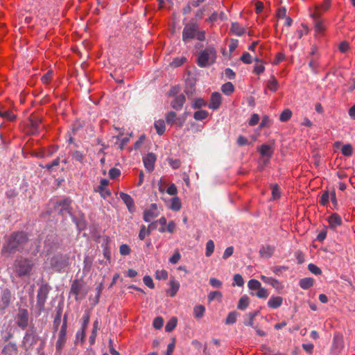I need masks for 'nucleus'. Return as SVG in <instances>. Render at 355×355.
Returning a JSON list of instances; mask_svg holds the SVG:
<instances>
[{
    "label": "nucleus",
    "mask_w": 355,
    "mask_h": 355,
    "mask_svg": "<svg viewBox=\"0 0 355 355\" xmlns=\"http://www.w3.org/2000/svg\"><path fill=\"white\" fill-rule=\"evenodd\" d=\"M82 288L83 284L80 283L78 279L73 281L71 286L70 292L71 294L75 295L76 300H78V296L80 293Z\"/></svg>",
    "instance_id": "obj_21"
},
{
    "label": "nucleus",
    "mask_w": 355,
    "mask_h": 355,
    "mask_svg": "<svg viewBox=\"0 0 355 355\" xmlns=\"http://www.w3.org/2000/svg\"><path fill=\"white\" fill-rule=\"evenodd\" d=\"M329 193L327 191H326L322 194L320 199V203L322 205L325 206L329 202Z\"/></svg>",
    "instance_id": "obj_54"
},
{
    "label": "nucleus",
    "mask_w": 355,
    "mask_h": 355,
    "mask_svg": "<svg viewBox=\"0 0 355 355\" xmlns=\"http://www.w3.org/2000/svg\"><path fill=\"white\" fill-rule=\"evenodd\" d=\"M71 156L73 160L80 162L81 164L85 163V155L83 154V152L78 150H73L71 153Z\"/></svg>",
    "instance_id": "obj_29"
},
{
    "label": "nucleus",
    "mask_w": 355,
    "mask_h": 355,
    "mask_svg": "<svg viewBox=\"0 0 355 355\" xmlns=\"http://www.w3.org/2000/svg\"><path fill=\"white\" fill-rule=\"evenodd\" d=\"M234 283L232 284L233 286H243L244 284V280L242 276L240 274H235L233 277Z\"/></svg>",
    "instance_id": "obj_45"
},
{
    "label": "nucleus",
    "mask_w": 355,
    "mask_h": 355,
    "mask_svg": "<svg viewBox=\"0 0 355 355\" xmlns=\"http://www.w3.org/2000/svg\"><path fill=\"white\" fill-rule=\"evenodd\" d=\"M49 291V287L46 284H42L37 291L36 307L39 315L44 311L45 303L48 298Z\"/></svg>",
    "instance_id": "obj_6"
},
{
    "label": "nucleus",
    "mask_w": 355,
    "mask_h": 355,
    "mask_svg": "<svg viewBox=\"0 0 355 355\" xmlns=\"http://www.w3.org/2000/svg\"><path fill=\"white\" fill-rule=\"evenodd\" d=\"M221 91L225 94V95H230L232 94L234 91V87L233 84L230 82H227L225 84H223L221 87Z\"/></svg>",
    "instance_id": "obj_32"
},
{
    "label": "nucleus",
    "mask_w": 355,
    "mask_h": 355,
    "mask_svg": "<svg viewBox=\"0 0 355 355\" xmlns=\"http://www.w3.org/2000/svg\"><path fill=\"white\" fill-rule=\"evenodd\" d=\"M205 312V307L202 305H196L193 308V315L198 319L202 318Z\"/></svg>",
    "instance_id": "obj_33"
},
{
    "label": "nucleus",
    "mask_w": 355,
    "mask_h": 355,
    "mask_svg": "<svg viewBox=\"0 0 355 355\" xmlns=\"http://www.w3.org/2000/svg\"><path fill=\"white\" fill-rule=\"evenodd\" d=\"M121 174V171L116 168H112L109 171V176L110 179H115Z\"/></svg>",
    "instance_id": "obj_57"
},
{
    "label": "nucleus",
    "mask_w": 355,
    "mask_h": 355,
    "mask_svg": "<svg viewBox=\"0 0 355 355\" xmlns=\"http://www.w3.org/2000/svg\"><path fill=\"white\" fill-rule=\"evenodd\" d=\"M0 116L5 118L10 121H14L16 118V116L10 111H6L3 112H0Z\"/></svg>",
    "instance_id": "obj_51"
},
{
    "label": "nucleus",
    "mask_w": 355,
    "mask_h": 355,
    "mask_svg": "<svg viewBox=\"0 0 355 355\" xmlns=\"http://www.w3.org/2000/svg\"><path fill=\"white\" fill-rule=\"evenodd\" d=\"M216 51L213 46H207L201 51L197 59V64L200 67H205L215 62Z\"/></svg>",
    "instance_id": "obj_4"
},
{
    "label": "nucleus",
    "mask_w": 355,
    "mask_h": 355,
    "mask_svg": "<svg viewBox=\"0 0 355 355\" xmlns=\"http://www.w3.org/2000/svg\"><path fill=\"white\" fill-rule=\"evenodd\" d=\"M259 152L262 157H271L273 154V148L268 144H263L259 148Z\"/></svg>",
    "instance_id": "obj_23"
},
{
    "label": "nucleus",
    "mask_w": 355,
    "mask_h": 355,
    "mask_svg": "<svg viewBox=\"0 0 355 355\" xmlns=\"http://www.w3.org/2000/svg\"><path fill=\"white\" fill-rule=\"evenodd\" d=\"M222 297H223V294L219 291H211L207 295L208 301L209 302L214 301V300L221 301Z\"/></svg>",
    "instance_id": "obj_36"
},
{
    "label": "nucleus",
    "mask_w": 355,
    "mask_h": 355,
    "mask_svg": "<svg viewBox=\"0 0 355 355\" xmlns=\"http://www.w3.org/2000/svg\"><path fill=\"white\" fill-rule=\"evenodd\" d=\"M314 283V279L312 277H305L300 280V286L304 290L309 289L312 287Z\"/></svg>",
    "instance_id": "obj_27"
},
{
    "label": "nucleus",
    "mask_w": 355,
    "mask_h": 355,
    "mask_svg": "<svg viewBox=\"0 0 355 355\" xmlns=\"http://www.w3.org/2000/svg\"><path fill=\"white\" fill-rule=\"evenodd\" d=\"M260 278L265 283L271 285L275 288H278L279 287L280 283L277 279H275L272 277H268L265 275H261Z\"/></svg>",
    "instance_id": "obj_30"
},
{
    "label": "nucleus",
    "mask_w": 355,
    "mask_h": 355,
    "mask_svg": "<svg viewBox=\"0 0 355 355\" xmlns=\"http://www.w3.org/2000/svg\"><path fill=\"white\" fill-rule=\"evenodd\" d=\"M292 116V112L289 109L284 110L279 116V120L282 122L287 121Z\"/></svg>",
    "instance_id": "obj_46"
},
{
    "label": "nucleus",
    "mask_w": 355,
    "mask_h": 355,
    "mask_svg": "<svg viewBox=\"0 0 355 355\" xmlns=\"http://www.w3.org/2000/svg\"><path fill=\"white\" fill-rule=\"evenodd\" d=\"M214 243L212 240H209L206 243V252L205 255L207 257H210L214 250Z\"/></svg>",
    "instance_id": "obj_43"
},
{
    "label": "nucleus",
    "mask_w": 355,
    "mask_h": 355,
    "mask_svg": "<svg viewBox=\"0 0 355 355\" xmlns=\"http://www.w3.org/2000/svg\"><path fill=\"white\" fill-rule=\"evenodd\" d=\"M29 121L32 133H37L42 128V118L38 116L32 115L30 116Z\"/></svg>",
    "instance_id": "obj_13"
},
{
    "label": "nucleus",
    "mask_w": 355,
    "mask_h": 355,
    "mask_svg": "<svg viewBox=\"0 0 355 355\" xmlns=\"http://www.w3.org/2000/svg\"><path fill=\"white\" fill-rule=\"evenodd\" d=\"M256 295L259 298L266 299L269 296V293L267 289L261 286L260 288L258 289Z\"/></svg>",
    "instance_id": "obj_50"
},
{
    "label": "nucleus",
    "mask_w": 355,
    "mask_h": 355,
    "mask_svg": "<svg viewBox=\"0 0 355 355\" xmlns=\"http://www.w3.org/2000/svg\"><path fill=\"white\" fill-rule=\"evenodd\" d=\"M194 84L192 82H187L184 89L185 94L188 96H192L195 92Z\"/></svg>",
    "instance_id": "obj_47"
},
{
    "label": "nucleus",
    "mask_w": 355,
    "mask_h": 355,
    "mask_svg": "<svg viewBox=\"0 0 355 355\" xmlns=\"http://www.w3.org/2000/svg\"><path fill=\"white\" fill-rule=\"evenodd\" d=\"M14 268L18 277L29 276L33 268V263L28 259L20 257L15 261Z\"/></svg>",
    "instance_id": "obj_3"
},
{
    "label": "nucleus",
    "mask_w": 355,
    "mask_h": 355,
    "mask_svg": "<svg viewBox=\"0 0 355 355\" xmlns=\"http://www.w3.org/2000/svg\"><path fill=\"white\" fill-rule=\"evenodd\" d=\"M209 284L214 288H220L223 283L219 279L215 277H211L209 279Z\"/></svg>",
    "instance_id": "obj_62"
},
{
    "label": "nucleus",
    "mask_w": 355,
    "mask_h": 355,
    "mask_svg": "<svg viewBox=\"0 0 355 355\" xmlns=\"http://www.w3.org/2000/svg\"><path fill=\"white\" fill-rule=\"evenodd\" d=\"M341 153L345 156H351L353 153V148L351 144H345L341 148Z\"/></svg>",
    "instance_id": "obj_42"
},
{
    "label": "nucleus",
    "mask_w": 355,
    "mask_h": 355,
    "mask_svg": "<svg viewBox=\"0 0 355 355\" xmlns=\"http://www.w3.org/2000/svg\"><path fill=\"white\" fill-rule=\"evenodd\" d=\"M250 303V298L248 295H244L241 297L237 304V309L241 311L245 310Z\"/></svg>",
    "instance_id": "obj_25"
},
{
    "label": "nucleus",
    "mask_w": 355,
    "mask_h": 355,
    "mask_svg": "<svg viewBox=\"0 0 355 355\" xmlns=\"http://www.w3.org/2000/svg\"><path fill=\"white\" fill-rule=\"evenodd\" d=\"M51 267L57 272H60L69 265L68 254H58L51 258Z\"/></svg>",
    "instance_id": "obj_5"
},
{
    "label": "nucleus",
    "mask_w": 355,
    "mask_h": 355,
    "mask_svg": "<svg viewBox=\"0 0 355 355\" xmlns=\"http://www.w3.org/2000/svg\"><path fill=\"white\" fill-rule=\"evenodd\" d=\"M121 199L123 200V202L127 206V208L128 209L130 212H133L135 209V202L132 198L123 192H121L119 193Z\"/></svg>",
    "instance_id": "obj_14"
},
{
    "label": "nucleus",
    "mask_w": 355,
    "mask_h": 355,
    "mask_svg": "<svg viewBox=\"0 0 355 355\" xmlns=\"http://www.w3.org/2000/svg\"><path fill=\"white\" fill-rule=\"evenodd\" d=\"M238 315V313L236 311H232L228 313L226 320V324H233L236 322V318Z\"/></svg>",
    "instance_id": "obj_41"
},
{
    "label": "nucleus",
    "mask_w": 355,
    "mask_h": 355,
    "mask_svg": "<svg viewBox=\"0 0 355 355\" xmlns=\"http://www.w3.org/2000/svg\"><path fill=\"white\" fill-rule=\"evenodd\" d=\"M231 31L237 36H241L245 33V28L240 26L238 22H232L231 25Z\"/></svg>",
    "instance_id": "obj_28"
},
{
    "label": "nucleus",
    "mask_w": 355,
    "mask_h": 355,
    "mask_svg": "<svg viewBox=\"0 0 355 355\" xmlns=\"http://www.w3.org/2000/svg\"><path fill=\"white\" fill-rule=\"evenodd\" d=\"M308 269L311 273L315 275H320L322 273L321 269L314 263H309L308 265Z\"/></svg>",
    "instance_id": "obj_52"
},
{
    "label": "nucleus",
    "mask_w": 355,
    "mask_h": 355,
    "mask_svg": "<svg viewBox=\"0 0 355 355\" xmlns=\"http://www.w3.org/2000/svg\"><path fill=\"white\" fill-rule=\"evenodd\" d=\"M275 252V248L273 246L266 245H262L259 250V254L261 257L265 259H269L271 257Z\"/></svg>",
    "instance_id": "obj_18"
},
{
    "label": "nucleus",
    "mask_w": 355,
    "mask_h": 355,
    "mask_svg": "<svg viewBox=\"0 0 355 355\" xmlns=\"http://www.w3.org/2000/svg\"><path fill=\"white\" fill-rule=\"evenodd\" d=\"M169 284L170 289L167 291V293L169 294L171 297H174L179 290L180 284L178 281L175 279H171Z\"/></svg>",
    "instance_id": "obj_26"
},
{
    "label": "nucleus",
    "mask_w": 355,
    "mask_h": 355,
    "mask_svg": "<svg viewBox=\"0 0 355 355\" xmlns=\"http://www.w3.org/2000/svg\"><path fill=\"white\" fill-rule=\"evenodd\" d=\"M144 283L150 288L155 287L153 279L149 275H146L143 278Z\"/></svg>",
    "instance_id": "obj_60"
},
{
    "label": "nucleus",
    "mask_w": 355,
    "mask_h": 355,
    "mask_svg": "<svg viewBox=\"0 0 355 355\" xmlns=\"http://www.w3.org/2000/svg\"><path fill=\"white\" fill-rule=\"evenodd\" d=\"M156 156L153 153H148L144 158L143 162L145 168L148 172H152L155 168Z\"/></svg>",
    "instance_id": "obj_11"
},
{
    "label": "nucleus",
    "mask_w": 355,
    "mask_h": 355,
    "mask_svg": "<svg viewBox=\"0 0 355 355\" xmlns=\"http://www.w3.org/2000/svg\"><path fill=\"white\" fill-rule=\"evenodd\" d=\"M12 299V295L10 291L8 288H5L1 291L0 296V310L4 311L7 309Z\"/></svg>",
    "instance_id": "obj_8"
},
{
    "label": "nucleus",
    "mask_w": 355,
    "mask_h": 355,
    "mask_svg": "<svg viewBox=\"0 0 355 355\" xmlns=\"http://www.w3.org/2000/svg\"><path fill=\"white\" fill-rule=\"evenodd\" d=\"M62 314V308L60 306H58L56 307V313L53 322V334H55L58 331L59 326L61 323Z\"/></svg>",
    "instance_id": "obj_16"
},
{
    "label": "nucleus",
    "mask_w": 355,
    "mask_h": 355,
    "mask_svg": "<svg viewBox=\"0 0 355 355\" xmlns=\"http://www.w3.org/2000/svg\"><path fill=\"white\" fill-rule=\"evenodd\" d=\"M209 115V113L205 110H200L196 111L193 114V118L197 121L205 119Z\"/></svg>",
    "instance_id": "obj_38"
},
{
    "label": "nucleus",
    "mask_w": 355,
    "mask_h": 355,
    "mask_svg": "<svg viewBox=\"0 0 355 355\" xmlns=\"http://www.w3.org/2000/svg\"><path fill=\"white\" fill-rule=\"evenodd\" d=\"M154 126L156 129L157 133L159 135L164 134L166 130L165 123L163 120L156 121L154 123Z\"/></svg>",
    "instance_id": "obj_31"
},
{
    "label": "nucleus",
    "mask_w": 355,
    "mask_h": 355,
    "mask_svg": "<svg viewBox=\"0 0 355 355\" xmlns=\"http://www.w3.org/2000/svg\"><path fill=\"white\" fill-rule=\"evenodd\" d=\"M206 105V102L204 99L202 98H196L192 105H191V107L193 109H199L202 107H204Z\"/></svg>",
    "instance_id": "obj_48"
},
{
    "label": "nucleus",
    "mask_w": 355,
    "mask_h": 355,
    "mask_svg": "<svg viewBox=\"0 0 355 355\" xmlns=\"http://www.w3.org/2000/svg\"><path fill=\"white\" fill-rule=\"evenodd\" d=\"M283 298L280 296H272L268 301V306L272 309H277L282 306Z\"/></svg>",
    "instance_id": "obj_22"
},
{
    "label": "nucleus",
    "mask_w": 355,
    "mask_h": 355,
    "mask_svg": "<svg viewBox=\"0 0 355 355\" xmlns=\"http://www.w3.org/2000/svg\"><path fill=\"white\" fill-rule=\"evenodd\" d=\"M178 320L176 318H172L169 321L167 322L165 326V331L171 332L175 327L177 326Z\"/></svg>",
    "instance_id": "obj_39"
},
{
    "label": "nucleus",
    "mask_w": 355,
    "mask_h": 355,
    "mask_svg": "<svg viewBox=\"0 0 355 355\" xmlns=\"http://www.w3.org/2000/svg\"><path fill=\"white\" fill-rule=\"evenodd\" d=\"M327 220L329 222V227L333 230L342 225V219L336 213L332 214L329 216Z\"/></svg>",
    "instance_id": "obj_17"
},
{
    "label": "nucleus",
    "mask_w": 355,
    "mask_h": 355,
    "mask_svg": "<svg viewBox=\"0 0 355 355\" xmlns=\"http://www.w3.org/2000/svg\"><path fill=\"white\" fill-rule=\"evenodd\" d=\"M159 214V212L157 209V205L153 203L150 205L149 209L144 211L143 219L146 222H150L153 218L157 217Z\"/></svg>",
    "instance_id": "obj_10"
},
{
    "label": "nucleus",
    "mask_w": 355,
    "mask_h": 355,
    "mask_svg": "<svg viewBox=\"0 0 355 355\" xmlns=\"http://www.w3.org/2000/svg\"><path fill=\"white\" fill-rule=\"evenodd\" d=\"M176 114L175 112H169L166 116V121L168 124H173L176 119Z\"/></svg>",
    "instance_id": "obj_53"
},
{
    "label": "nucleus",
    "mask_w": 355,
    "mask_h": 355,
    "mask_svg": "<svg viewBox=\"0 0 355 355\" xmlns=\"http://www.w3.org/2000/svg\"><path fill=\"white\" fill-rule=\"evenodd\" d=\"M18 352V346L15 342L10 341L5 344L1 353L3 355H16Z\"/></svg>",
    "instance_id": "obj_12"
},
{
    "label": "nucleus",
    "mask_w": 355,
    "mask_h": 355,
    "mask_svg": "<svg viewBox=\"0 0 355 355\" xmlns=\"http://www.w3.org/2000/svg\"><path fill=\"white\" fill-rule=\"evenodd\" d=\"M67 328L61 327L58 333V340L55 343L56 352L61 353L63 347L67 343Z\"/></svg>",
    "instance_id": "obj_9"
},
{
    "label": "nucleus",
    "mask_w": 355,
    "mask_h": 355,
    "mask_svg": "<svg viewBox=\"0 0 355 355\" xmlns=\"http://www.w3.org/2000/svg\"><path fill=\"white\" fill-rule=\"evenodd\" d=\"M163 324L164 320L162 317H157L153 321V327L157 329H161L163 326Z\"/></svg>",
    "instance_id": "obj_61"
},
{
    "label": "nucleus",
    "mask_w": 355,
    "mask_h": 355,
    "mask_svg": "<svg viewBox=\"0 0 355 355\" xmlns=\"http://www.w3.org/2000/svg\"><path fill=\"white\" fill-rule=\"evenodd\" d=\"M28 242L27 234L24 232H15L10 234L6 243L3 246V254H10L16 252H21L24 250Z\"/></svg>",
    "instance_id": "obj_1"
},
{
    "label": "nucleus",
    "mask_w": 355,
    "mask_h": 355,
    "mask_svg": "<svg viewBox=\"0 0 355 355\" xmlns=\"http://www.w3.org/2000/svg\"><path fill=\"white\" fill-rule=\"evenodd\" d=\"M267 87L271 92H276L278 88V82L274 76H271L270 80L268 82Z\"/></svg>",
    "instance_id": "obj_34"
},
{
    "label": "nucleus",
    "mask_w": 355,
    "mask_h": 355,
    "mask_svg": "<svg viewBox=\"0 0 355 355\" xmlns=\"http://www.w3.org/2000/svg\"><path fill=\"white\" fill-rule=\"evenodd\" d=\"M248 286L250 290L259 289L261 287V283L257 279H250L248 282Z\"/></svg>",
    "instance_id": "obj_49"
},
{
    "label": "nucleus",
    "mask_w": 355,
    "mask_h": 355,
    "mask_svg": "<svg viewBox=\"0 0 355 355\" xmlns=\"http://www.w3.org/2000/svg\"><path fill=\"white\" fill-rule=\"evenodd\" d=\"M150 234V230L146 227L144 225H142L139 232V239L143 241L146 236Z\"/></svg>",
    "instance_id": "obj_44"
},
{
    "label": "nucleus",
    "mask_w": 355,
    "mask_h": 355,
    "mask_svg": "<svg viewBox=\"0 0 355 355\" xmlns=\"http://www.w3.org/2000/svg\"><path fill=\"white\" fill-rule=\"evenodd\" d=\"M194 38L198 41H204L205 40V32L200 31L198 23L194 19H192L189 22L184 24L182 31V41L187 43Z\"/></svg>",
    "instance_id": "obj_2"
},
{
    "label": "nucleus",
    "mask_w": 355,
    "mask_h": 355,
    "mask_svg": "<svg viewBox=\"0 0 355 355\" xmlns=\"http://www.w3.org/2000/svg\"><path fill=\"white\" fill-rule=\"evenodd\" d=\"M181 255L178 251H176L174 254L169 259V262L173 264H176L180 259Z\"/></svg>",
    "instance_id": "obj_64"
},
{
    "label": "nucleus",
    "mask_w": 355,
    "mask_h": 355,
    "mask_svg": "<svg viewBox=\"0 0 355 355\" xmlns=\"http://www.w3.org/2000/svg\"><path fill=\"white\" fill-rule=\"evenodd\" d=\"M272 196L273 200L280 198V191L277 184L273 185L272 187Z\"/></svg>",
    "instance_id": "obj_56"
},
{
    "label": "nucleus",
    "mask_w": 355,
    "mask_h": 355,
    "mask_svg": "<svg viewBox=\"0 0 355 355\" xmlns=\"http://www.w3.org/2000/svg\"><path fill=\"white\" fill-rule=\"evenodd\" d=\"M71 204V200L69 198H65L64 199L57 201L55 204V207H65V210L67 211L69 214H71L70 207Z\"/></svg>",
    "instance_id": "obj_24"
},
{
    "label": "nucleus",
    "mask_w": 355,
    "mask_h": 355,
    "mask_svg": "<svg viewBox=\"0 0 355 355\" xmlns=\"http://www.w3.org/2000/svg\"><path fill=\"white\" fill-rule=\"evenodd\" d=\"M108 184L109 181L106 179H102L100 182V185L98 188V190L100 192L101 196L103 198H106L107 197L111 195V193L109 191V189L105 188L108 185Z\"/></svg>",
    "instance_id": "obj_20"
},
{
    "label": "nucleus",
    "mask_w": 355,
    "mask_h": 355,
    "mask_svg": "<svg viewBox=\"0 0 355 355\" xmlns=\"http://www.w3.org/2000/svg\"><path fill=\"white\" fill-rule=\"evenodd\" d=\"M221 103V95L218 92H214L210 98L208 107L212 110H217Z\"/></svg>",
    "instance_id": "obj_15"
},
{
    "label": "nucleus",
    "mask_w": 355,
    "mask_h": 355,
    "mask_svg": "<svg viewBox=\"0 0 355 355\" xmlns=\"http://www.w3.org/2000/svg\"><path fill=\"white\" fill-rule=\"evenodd\" d=\"M185 101V96L183 94H180L175 96V99L171 102V105L173 109L176 110H180L182 108Z\"/></svg>",
    "instance_id": "obj_19"
},
{
    "label": "nucleus",
    "mask_w": 355,
    "mask_h": 355,
    "mask_svg": "<svg viewBox=\"0 0 355 355\" xmlns=\"http://www.w3.org/2000/svg\"><path fill=\"white\" fill-rule=\"evenodd\" d=\"M259 311L250 312L247 314L248 320L244 321L243 324L245 326L254 327V319L258 315Z\"/></svg>",
    "instance_id": "obj_37"
},
{
    "label": "nucleus",
    "mask_w": 355,
    "mask_h": 355,
    "mask_svg": "<svg viewBox=\"0 0 355 355\" xmlns=\"http://www.w3.org/2000/svg\"><path fill=\"white\" fill-rule=\"evenodd\" d=\"M186 61V58L181 57V58H177L173 60V61L171 63V65L174 67H178L181 65H182L184 62Z\"/></svg>",
    "instance_id": "obj_58"
},
{
    "label": "nucleus",
    "mask_w": 355,
    "mask_h": 355,
    "mask_svg": "<svg viewBox=\"0 0 355 355\" xmlns=\"http://www.w3.org/2000/svg\"><path fill=\"white\" fill-rule=\"evenodd\" d=\"M332 347L340 349L343 347V338L338 335H335L333 339Z\"/></svg>",
    "instance_id": "obj_35"
},
{
    "label": "nucleus",
    "mask_w": 355,
    "mask_h": 355,
    "mask_svg": "<svg viewBox=\"0 0 355 355\" xmlns=\"http://www.w3.org/2000/svg\"><path fill=\"white\" fill-rule=\"evenodd\" d=\"M155 277L157 279H166L168 278V272L165 270H157Z\"/></svg>",
    "instance_id": "obj_55"
},
{
    "label": "nucleus",
    "mask_w": 355,
    "mask_h": 355,
    "mask_svg": "<svg viewBox=\"0 0 355 355\" xmlns=\"http://www.w3.org/2000/svg\"><path fill=\"white\" fill-rule=\"evenodd\" d=\"M16 324L21 329H25L28 325V312L26 309H19L16 315Z\"/></svg>",
    "instance_id": "obj_7"
},
{
    "label": "nucleus",
    "mask_w": 355,
    "mask_h": 355,
    "mask_svg": "<svg viewBox=\"0 0 355 355\" xmlns=\"http://www.w3.org/2000/svg\"><path fill=\"white\" fill-rule=\"evenodd\" d=\"M182 207V204L180 200L178 197L173 198L171 200V204L170 206V209L173 211H179Z\"/></svg>",
    "instance_id": "obj_40"
},
{
    "label": "nucleus",
    "mask_w": 355,
    "mask_h": 355,
    "mask_svg": "<svg viewBox=\"0 0 355 355\" xmlns=\"http://www.w3.org/2000/svg\"><path fill=\"white\" fill-rule=\"evenodd\" d=\"M241 60L245 64L252 63V56L248 52H244L241 57Z\"/></svg>",
    "instance_id": "obj_59"
},
{
    "label": "nucleus",
    "mask_w": 355,
    "mask_h": 355,
    "mask_svg": "<svg viewBox=\"0 0 355 355\" xmlns=\"http://www.w3.org/2000/svg\"><path fill=\"white\" fill-rule=\"evenodd\" d=\"M324 30L323 22L321 20L315 21V31L316 33H322Z\"/></svg>",
    "instance_id": "obj_63"
}]
</instances>
